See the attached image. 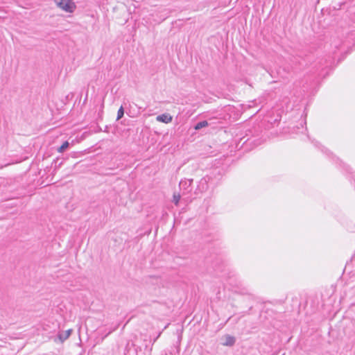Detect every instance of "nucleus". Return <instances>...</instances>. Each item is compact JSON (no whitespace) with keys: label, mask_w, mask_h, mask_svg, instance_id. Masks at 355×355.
Listing matches in <instances>:
<instances>
[{"label":"nucleus","mask_w":355,"mask_h":355,"mask_svg":"<svg viewBox=\"0 0 355 355\" xmlns=\"http://www.w3.org/2000/svg\"><path fill=\"white\" fill-rule=\"evenodd\" d=\"M123 114H124V110H123V106H121V107L119 109V110L117 112L116 120H119L120 119H121L123 117Z\"/></svg>","instance_id":"7"},{"label":"nucleus","mask_w":355,"mask_h":355,"mask_svg":"<svg viewBox=\"0 0 355 355\" xmlns=\"http://www.w3.org/2000/svg\"><path fill=\"white\" fill-rule=\"evenodd\" d=\"M184 184L182 181L180 182V185L182 186Z\"/></svg>","instance_id":"9"},{"label":"nucleus","mask_w":355,"mask_h":355,"mask_svg":"<svg viewBox=\"0 0 355 355\" xmlns=\"http://www.w3.org/2000/svg\"><path fill=\"white\" fill-rule=\"evenodd\" d=\"M223 340V345L225 346H232L235 343V338L230 335H225Z\"/></svg>","instance_id":"3"},{"label":"nucleus","mask_w":355,"mask_h":355,"mask_svg":"<svg viewBox=\"0 0 355 355\" xmlns=\"http://www.w3.org/2000/svg\"><path fill=\"white\" fill-rule=\"evenodd\" d=\"M208 125H209V123L207 121H200L198 123H196V125L194 127V129L198 130L202 128H205V127L208 126Z\"/></svg>","instance_id":"5"},{"label":"nucleus","mask_w":355,"mask_h":355,"mask_svg":"<svg viewBox=\"0 0 355 355\" xmlns=\"http://www.w3.org/2000/svg\"><path fill=\"white\" fill-rule=\"evenodd\" d=\"M173 117L169 114H162L161 115H158L156 117V120L159 122L168 123L172 121Z\"/></svg>","instance_id":"2"},{"label":"nucleus","mask_w":355,"mask_h":355,"mask_svg":"<svg viewBox=\"0 0 355 355\" xmlns=\"http://www.w3.org/2000/svg\"><path fill=\"white\" fill-rule=\"evenodd\" d=\"M72 332V329H68L64 331H62L58 334V338L61 341V343H63L64 340H66L71 335Z\"/></svg>","instance_id":"4"},{"label":"nucleus","mask_w":355,"mask_h":355,"mask_svg":"<svg viewBox=\"0 0 355 355\" xmlns=\"http://www.w3.org/2000/svg\"><path fill=\"white\" fill-rule=\"evenodd\" d=\"M180 195L179 193H174L173 194V202L176 205H178V202L180 200Z\"/></svg>","instance_id":"8"},{"label":"nucleus","mask_w":355,"mask_h":355,"mask_svg":"<svg viewBox=\"0 0 355 355\" xmlns=\"http://www.w3.org/2000/svg\"><path fill=\"white\" fill-rule=\"evenodd\" d=\"M69 142L68 141H64L62 145L58 148V152L59 153H62L64 152L68 147H69Z\"/></svg>","instance_id":"6"},{"label":"nucleus","mask_w":355,"mask_h":355,"mask_svg":"<svg viewBox=\"0 0 355 355\" xmlns=\"http://www.w3.org/2000/svg\"><path fill=\"white\" fill-rule=\"evenodd\" d=\"M56 6L62 10L71 13L76 9V5L72 0H54Z\"/></svg>","instance_id":"1"},{"label":"nucleus","mask_w":355,"mask_h":355,"mask_svg":"<svg viewBox=\"0 0 355 355\" xmlns=\"http://www.w3.org/2000/svg\"><path fill=\"white\" fill-rule=\"evenodd\" d=\"M192 181H193L192 180H189V184H191Z\"/></svg>","instance_id":"10"}]
</instances>
